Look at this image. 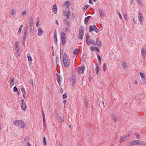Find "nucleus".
Returning <instances> with one entry per match:
<instances>
[{
    "mask_svg": "<svg viewBox=\"0 0 146 146\" xmlns=\"http://www.w3.org/2000/svg\"><path fill=\"white\" fill-rule=\"evenodd\" d=\"M77 51H78L77 49H76L74 50L73 52V54H78Z\"/></svg>",
    "mask_w": 146,
    "mask_h": 146,
    "instance_id": "79ce46f5",
    "label": "nucleus"
},
{
    "mask_svg": "<svg viewBox=\"0 0 146 146\" xmlns=\"http://www.w3.org/2000/svg\"><path fill=\"white\" fill-rule=\"evenodd\" d=\"M123 15L124 19L126 20H128V17L127 15L126 14L123 13Z\"/></svg>",
    "mask_w": 146,
    "mask_h": 146,
    "instance_id": "37998d69",
    "label": "nucleus"
},
{
    "mask_svg": "<svg viewBox=\"0 0 146 146\" xmlns=\"http://www.w3.org/2000/svg\"><path fill=\"white\" fill-rule=\"evenodd\" d=\"M99 12L100 14V16L102 18L104 15L103 11L102 9H100L99 10Z\"/></svg>",
    "mask_w": 146,
    "mask_h": 146,
    "instance_id": "6ab92c4d",
    "label": "nucleus"
},
{
    "mask_svg": "<svg viewBox=\"0 0 146 146\" xmlns=\"http://www.w3.org/2000/svg\"><path fill=\"white\" fill-rule=\"evenodd\" d=\"M76 75L75 74H73L72 77V83L73 87H74L75 86V84L76 82Z\"/></svg>",
    "mask_w": 146,
    "mask_h": 146,
    "instance_id": "9d476101",
    "label": "nucleus"
},
{
    "mask_svg": "<svg viewBox=\"0 0 146 146\" xmlns=\"http://www.w3.org/2000/svg\"><path fill=\"white\" fill-rule=\"evenodd\" d=\"M96 43L97 45L99 46H100L101 45V42L100 41H99L98 40H96Z\"/></svg>",
    "mask_w": 146,
    "mask_h": 146,
    "instance_id": "c9c22d12",
    "label": "nucleus"
},
{
    "mask_svg": "<svg viewBox=\"0 0 146 146\" xmlns=\"http://www.w3.org/2000/svg\"><path fill=\"white\" fill-rule=\"evenodd\" d=\"M106 66H107V65L106 64L104 63L103 64V66H102V68H103V70L104 71H105L106 70V68H107Z\"/></svg>",
    "mask_w": 146,
    "mask_h": 146,
    "instance_id": "72a5a7b5",
    "label": "nucleus"
},
{
    "mask_svg": "<svg viewBox=\"0 0 146 146\" xmlns=\"http://www.w3.org/2000/svg\"><path fill=\"white\" fill-rule=\"evenodd\" d=\"M13 90L14 92H17L18 89L16 86H14L13 88Z\"/></svg>",
    "mask_w": 146,
    "mask_h": 146,
    "instance_id": "a18cd8bd",
    "label": "nucleus"
},
{
    "mask_svg": "<svg viewBox=\"0 0 146 146\" xmlns=\"http://www.w3.org/2000/svg\"><path fill=\"white\" fill-rule=\"evenodd\" d=\"M95 70L96 72V73L97 75L98 74L99 72L100 71V69L99 66L98 65L96 67Z\"/></svg>",
    "mask_w": 146,
    "mask_h": 146,
    "instance_id": "5701e85b",
    "label": "nucleus"
},
{
    "mask_svg": "<svg viewBox=\"0 0 146 146\" xmlns=\"http://www.w3.org/2000/svg\"><path fill=\"white\" fill-rule=\"evenodd\" d=\"M15 50H17L16 53H17V55L18 56H19L20 55V53H19V52L20 50V49L17 48V49H15Z\"/></svg>",
    "mask_w": 146,
    "mask_h": 146,
    "instance_id": "ea45409f",
    "label": "nucleus"
},
{
    "mask_svg": "<svg viewBox=\"0 0 146 146\" xmlns=\"http://www.w3.org/2000/svg\"><path fill=\"white\" fill-rule=\"evenodd\" d=\"M21 91L23 93H26L25 89L24 88H22Z\"/></svg>",
    "mask_w": 146,
    "mask_h": 146,
    "instance_id": "5fc2aeb1",
    "label": "nucleus"
},
{
    "mask_svg": "<svg viewBox=\"0 0 146 146\" xmlns=\"http://www.w3.org/2000/svg\"><path fill=\"white\" fill-rule=\"evenodd\" d=\"M39 26L38 22V21H37L36 23V27H38Z\"/></svg>",
    "mask_w": 146,
    "mask_h": 146,
    "instance_id": "e2e57ef3",
    "label": "nucleus"
},
{
    "mask_svg": "<svg viewBox=\"0 0 146 146\" xmlns=\"http://www.w3.org/2000/svg\"><path fill=\"white\" fill-rule=\"evenodd\" d=\"M137 3L140 6H142L143 5L142 3L140 0H136Z\"/></svg>",
    "mask_w": 146,
    "mask_h": 146,
    "instance_id": "2f4dec72",
    "label": "nucleus"
},
{
    "mask_svg": "<svg viewBox=\"0 0 146 146\" xmlns=\"http://www.w3.org/2000/svg\"><path fill=\"white\" fill-rule=\"evenodd\" d=\"M16 13V10L15 9H13L11 12V15H14Z\"/></svg>",
    "mask_w": 146,
    "mask_h": 146,
    "instance_id": "bb28decb",
    "label": "nucleus"
},
{
    "mask_svg": "<svg viewBox=\"0 0 146 146\" xmlns=\"http://www.w3.org/2000/svg\"><path fill=\"white\" fill-rule=\"evenodd\" d=\"M15 82L14 78L13 77H12L10 80V85L12 86L14 84Z\"/></svg>",
    "mask_w": 146,
    "mask_h": 146,
    "instance_id": "b1692460",
    "label": "nucleus"
},
{
    "mask_svg": "<svg viewBox=\"0 0 146 146\" xmlns=\"http://www.w3.org/2000/svg\"><path fill=\"white\" fill-rule=\"evenodd\" d=\"M136 145H142L143 146H146V143L143 141L138 140H136Z\"/></svg>",
    "mask_w": 146,
    "mask_h": 146,
    "instance_id": "6e6552de",
    "label": "nucleus"
},
{
    "mask_svg": "<svg viewBox=\"0 0 146 146\" xmlns=\"http://www.w3.org/2000/svg\"><path fill=\"white\" fill-rule=\"evenodd\" d=\"M66 30L67 32H69L70 31V29L68 28H66Z\"/></svg>",
    "mask_w": 146,
    "mask_h": 146,
    "instance_id": "0e129e2a",
    "label": "nucleus"
},
{
    "mask_svg": "<svg viewBox=\"0 0 146 146\" xmlns=\"http://www.w3.org/2000/svg\"><path fill=\"white\" fill-rule=\"evenodd\" d=\"M89 7V5H85L83 7V9L84 10L86 9Z\"/></svg>",
    "mask_w": 146,
    "mask_h": 146,
    "instance_id": "de8ad7c7",
    "label": "nucleus"
},
{
    "mask_svg": "<svg viewBox=\"0 0 146 146\" xmlns=\"http://www.w3.org/2000/svg\"><path fill=\"white\" fill-rule=\"evenodd\" d=\"M27 28L25 29L24 32V34L23 36V45L24 47H25V41L27 37Z\"/></svg>",
    "mask_w": 146,
    "mask_h": 146,
    "instance_id": "39448f33",
    "label": "nucleus"
},
{
    "mask_svg": "<svg viewBox=\"0 0 146 146\" xmlns=\"http://www.w3.org/2000/svg\"><path fill=\"white\" fill-rule=\"evenodd\" d=\"M27 146H31V144L29 143L28 141H27Z\"/></svg>",
    "mask_w": 146,
    "mask_h": 146,
    "instance_id": "864d4df0",
    "label": "nucleus"
},
{
    "mask_svg": "<svg viewBox=\"0 0 146 146\" xmlns=\"http://www.w3.org/2000/svg\"><path fill=\"white\" fill-rule=\"evenodd\" d=\"M21 30H22L21 29L19 28V30H18V33L19 34H20L21 33Z\"/></svg>",
    "mask_w": 146,
    "mask_h": 146,
    "instance_id": "6e6d98bb",
    "label": "nucleus"
},
{
    "mask_svg": "<svg viewBox=\"0 0 146 146\" xmlns=\"http://www.w3.org/2000/svg\"><path fill=\"white\" fill-rule=\"evenodd\" d=\"M54 42L56 44L57 41V33L56 31L54 32Z\"/></svg>",
    "mask_w": 146,
    "mask_h": 146,
    "instance_id": "dca6fc26",
    "label": "nucleus"
},
{
    "mask_svg": "<svg viewBox=\"0 0 146 146\" xmlns=\"http://www.w3.org/2000/svg\"><path fill=\"white\" fill-rule=\"evenodd\" d=\"M44 33L42 29L39 27L38 28V36H40L42 35Z\"/></svg>",
    "mask_w": 146,
    "mask_h": 146,
    "instance_id": "f8f14e48",
    "label": "nucleus"
},
{
    "mask_svg": "<svg viewBox=\"0 0 146 146\" xmlns=\"http://www.w3.org/2000/svg\"><path fill=\"white\" fill-rule=\"evenodd\" d=\"M70 13H71V12H70V11H68V12L66 14V17L67 19H69V17L70 15Z\"/></svg>",
    "mask_w": 146,
    "mask_h": 146,
    "instance_id": "f704fd0d",
    "label": "nucleus"
},
{
    "mask_svg": "<svg viewBox=\"0 0 146 146\" xmlns=\"http://www.w3.org/2000/svg\"><path fill=\"white\" fill-rule=\"evenodd\" d=\"M122 66L123 68H127V64L124 61L122 62Z\"/></svg>",
    "mask_w": 146,
    "mask_h": 146,
    "instance_id": "c85d7f7f",
    "label": "nucleus"
},
{
    "mask_svg": "<svg viewBox=\"0 0 146 146\" xmlns=\"http://www.w3.org/2000/svg\"><path fill=\"white\" fill-rule=\"evenodd\" d=\"M111 118L115 122H116L117 121L118 118L116 117L114 115H112Z\"/></svg>",
    "mask_w": 146,
    "mask_h": 146,
    "instance_id": "412c9836",
    "label": "nucleus"
},
{
    "mask_svg": "<svg viewBox=\"0 0 146 146\" xmlns=\"http://www.w3.org/2000/svg\"><path fill=\"white\" fill-rule=\"evenodd\" d=\"M88 43H89L87 44L88 45H89L90 44H96V42L94 40H90V41H88Z\"/></svg>",
    "mask_w": 146,
    "mask_h": 146,
    "instance_id": "393cba45",
    "label": "nucleus"
},
{
    "mask_svg": "<svg viewBox=\"0 0 146 146\" xmlns=\"http://www.w3.org/2000/svg\"><path fill=\"white\" fill-rule=\"evenodd\" d=\"M131 134V132H130L127 135L121 136L120 138L119 142L121 143L125 142L126 140H127L129 139V138Z\"/></svg>",
    "mask_w": 146,
    "mask_h": 146,
    "instance_id": "20e7f679",
    "label": "nucleus"
},
{
    "mask_svg": "<svg viewBox=\"0 0 146 146\" xmlns=\"http://www.w3.org/2000/svg\"><path fill=\"white\" fill-rule=\"evenodd\" d=\"M33 29V27H30V33L31 35H33L34 34Z\"/></svg>",
    "mask_w": 146,
    "mask_h": 146,
    "instance_id": "7c9ffc66",
    "label": "nucleus"
},
{
    "mask_svg": "<svg viewBox=\"0 0 146 146\" xmlns=\"http://www.w3.org/2000/svg\"><path fill=\"white\" fill-rule=\"evenodd\" d=\"M29 139V136H27L26 137L24 138V141H27Z\"/></svg>",
    "mask_w": 146,
    "mask_h": 146,
    "instance_id": "49530a36",
    "label": "nucleus"
},
{
    "mask_svg": "<svg viewBox=\"0 0 146 146\" xmlns=\"http://www.w3.org/2000/svg\"><path fill=\"white\" fill-rule=\"evenodd\" d=\"M61 36L62 44L63 45H64L66 42V38L65 34L63 32H62L61 33Z\"/></svg>",
    "mask_w": 146,
    "mask_h": 146,
    "instance_id": "423d86ee",
    "label": "nucleus"
},
{
    "mask_svg": "<svg viewBox=\"0 0 146 146\" xmlns=\"http://www.w3.org/2000/svg\"><path fill=\"white\" fill-rule=\"evenodd\" d=\"M134 83L135 84H138L136 80H135L134 81Z\"/></svg>",
    "mask_w": 146,
    "mask_h": 146,
    "instance_id": "774afa93",
    "label": "nucleus"
},
{
    "mask_svg": "<svg viewBox=\"0 0 146 146\" xmlns=\"http://www.w3.org/2000/svg\"><path fill=\"white\" fill-rule=\"evenodd\" d=\"M97 58L98 60H101L100 56L99 54H98L97 56Z\"/></svg>",
    "mask_w": 146,
    "mask_h": 146,
    "instance_id": "052dcab7",
    "label": "nucleus"
},
{
    "mask_svg": "<svg viewBox=\"0 0 146 146\" xmlns=\"http://www.w3.org/2000/svg\"><path fill=\"white\" fill-rule=\"evenodd\" d=\"M21 106L22 110H25L26 107L25 101L23 100L22 99L21 100Z\"/></svg>",
    "mask_w": 146,
    "mask_h": 146,
    "instance_id": "9b49d317",
    "label": "nucleus"
},
{
    "mask_svg": "<svg viewBox=\"0 0 146 146\" xmlns=\"http://www.w3.org/2000/svg\"><path fill=\"white\" fill-rule=\"evenodd\" d=\"M67 96V94L66 93H64L63 95V99H66Z\"/></svg>",
    "mask_w": 146,
    "mask_h": 146,
    "instance_id": "c03bdc74",
    "label": "nucleus"
},
{
    "mask_svg": "<svg viewBox=\"0 0 146 146\" xmlns=\"http://www.w3.org/2000/svg\"><path fill=\"white\" fill-rule=\"evenodd\" d=\"M95 47L92 46L90 48V49L91 51H94L95 49Z\"/></svg>",
    "mask_w": 146,
    "mask_h": 146,
    "instance_id": "3c124183",
    "label": "nucleus"
},
{
    "mask_svg": "<svg viewBox=\"0 0 146 146\" xmlns=\"http://www.w3.org/2000/svg\"><path fill=\"white\" fill-rule=\"evenodd\" d=\"M117 14H118L120 19H121L122 18V17L120 12H118Z\"/></svg>",
    "mask_w": 146,
    "mask_h": 146,
    "instance_id": "09e8293b",
    "label": "nucleus"
},
{
    "mask_svg": "<svg viewBox=\"0 0 146 146\" xmlns=\"http://www.w3.org/2000/svg\"><path fill=\"white\" fill-rule=\"evenodd\" d=\"M141 52L142 56L145 57V55H146V48L145 50L144 48H142L141 50Z\"/></svg>",
    "mask_w": 146,
    "mask_h": 146,
    "instance_id": "aec40b11",
    "label": "nucleus"
},
{
    "mask_svg": "<svg viewBox=\"0 0 146 146\" xmlns=\"http://www.w3.org/2000/svg\"><path fill=\"white\" fill-rule=\"evenodd\" d=\"M140 74L141 78L142 81L144 83H145L146 82V80L145 78V76L141 72L140 73Z\"/></svg>",
    "mask_w": 146,
    "mask_h": 146,
    "instance_id": "ddd939ff",
    "label": "nucleus"
},
{
    "mask_svg": "<svg viewBox=\"0 0 146 146\" xmlns=\"http://www.w3.org/2000/svg\"><path fill=\"white\" fill-rule=\"evenodd\" d=\"M133 22H134V23H135V24H136V23L137 22H136V21H135V19H134V18H133Z\"/></svg>",
    "mask_w": 146,
    "mask_h": 146,
    "instance_id": "338daca9",
    "label": "nucleus"
},
{
    "mask_svg": "<svg viewBox=\"0 0 146 146\" xmlns=\"http://www.w3.org/2000/svg\"><path fill=\"white\" fill-rule=\"evenodd\" d=\"M90 38V35L88 34L87 35L86 37V40L87 44L89 43H88V40H89V38Z\"/></svg>",
    "mask_w": 146,
    "mask_h": 146,
    "instance_id": "4c0bfd02",
    "label": "nucleus"
},
{
    "mask_svg": "<svg viewBox=\"0 0 146 146\" xmlns=\"http://www.w3.org/2000/svg\"><path fill=\"white\" fill-rule=\"evenodd\" d=\"M43 144L44 145H46V139L45 137H43Z\"/></svg>",
    "mask_w": 146,
    "mask_h": 146,
    "instance_id": "58836bf2",
    "label": "nucleus"
},
{
    "mask_svg": "<svg viewBox=\"0 0 146 146\" xmlns=\"http://www.w3.org/2000/svg\"><path fill=\"white\" fill-rule=\"evenodd\" d=\"M94 29L93 26H92V25H90L89 27V30L90 32H92L94 31Z\"/></svg>",
    "mask_w": 146,
    "mask_h": 146,
    "instance_id": "c756f323",
    "label": "nucleus"
},
{
    "mask_svg": "<svg viewBox=\"0 0 146 146\" xmlns=\"http://www.w3.org/2000/svg\"><path fill=\"white\" fill-rule=\"evenodd\" d=\"M69 3V2L68 1H66V2H65L64 3V6H66Z\"/></svg>",
    "mask_w": 146,
    "mask_h": 146,
    "instance_id": "8fccbe9b",
    "label": "nucleus"
},
{
    "mask_svg": "<svg viewBox=\"0 0 146 146\" xmlns=\"http://www.w3.org/2000/svg\"><path fill=\"white\" fill-rule=\"evenodd\" d=\"M84 29L82 26H80L79 31L78 38L80 40L83 39L84 35Z\"/></svg>",
    "mask_w": 146,
    "mask_h": 146,
    "instance_id": "7ed1b4c3",
    "label": "nucleus"
},
{
    "mask_svg": "<svg viewBox=\"0 0 146 146\" xmlns=\"http://www.w3.org/2000/svg\"><path fill=\"white\" fill-rule=\"evenodd\" d=\"M93 27L94 29V31L96 33H98L99 31V30L96 28L95 25H94Z\"/></svg>",
    "mask_w": 146,
    "mask_h": 146,
    "instance_id": "473e14b6",
    "label": "nucleus"
},
{
    "mask_svg": "<svg viewBox=\"0 0 146 146\" xmlns=\"http://www.w3.org/2000/svg\"><path fill=\"white\" fill-rule=\"evenodd\" d=\"M28 60L29 61H30L32 60V58L31 55L29 54L27 55Z\"/></svg>",
    "mask_w": 146,
    "mask_h": 146,
    "instance_id": "e433bc0d",
    "label": "nucleus"
},
{
    "mask_svg": "<svg viewBox=\"0 0 146 146\" xmlns=\"http://www.w3.org/2000/svg\"><path fill=\"white\" fill-rule=\"evenodd\" d=\"M56 75H57V79L58 83L59 84H60V82H61L60 77L59 75L58 74H56Z\"/></svg>",
    "mask_w": 146,
    "mask_h": 146,
    "instance_id": "cd10ccee",
    "label": "nucleus"
},
{
    "mask_svg": "<svg viewBox=\"0 0 146 146\" xmlns=\"http://www.w3.org/2000/svg\"><path fill=\"white\" fill-rule=\"evenodd\" d=\"M58 8L56 4H55L53 5L52 10L54 13H56L57 11Z\"/></svg>",
    "mask_w": 146,
    "mask_h": 146,
    "instance_id": "4468645a",
    "label": "nucleus"
},
{
    "mask_svg": "<svg viewBox=\"0 0 146 146\" xmlns=\"http://www.w3.org/2000/svg\"><path fill=\"white\" fill-rule=\"evenodd\" d=\"M135 135L137 139L139 138L140 137V135L139 134H137V133Z\"/></svg>",
    "mask_w": 146,
    "mask_h": 146,
    "instance_id": "13d9d810",
    "label": "nucleus"
},
{
    "mask_svg": "<svg viewBox=\"0 0 146 146\" xmlns=\"http://www.w3.org/2000/svg\"><path fill=\"white\" fill-rule=\"evenodd\" d=\"M19 42L18 41H16L15 43V49L18 48H20L19 47Z\"/></svg>",
    "mask_w": 146,
    "mask_h": 146,
    "instance_id": "a878e982",
    "label": "nucleus"
},
{
    "mask_svg": "<svg viewBox=\"0 0 146 146\" xmlns=\"http://www.w3.org/2000/svg\"><path fill=\"white\" fill-rule=\"evenodd\" d=\"M90 16H88L86 17L84 19V23L86 25H87L89 19L90 18Z\"/></svg>",
    "mask_w": 146,
    "mask_h": 146,
    "instance_id": "f3484780",
    "label": "nucleus"
},
{
    "mask_svg": "<svg viewBox=\"0 0 146 146\" xmlns=\"http://www.w3.org/2000/svg\"><path fill=\"white\" fill-rule=\"evenodd\" d=\"M42 116L43 117V124H44V128H45V117L44 116V112L43 111H42Z\"/></svg>",
    "mask_w": 146,
    "mask_h": 146,
    "instance_id": "4be33fe9",
    "label": "nucleus"
},
{
    "mask_svg": "<svg viewBox=\"0 0 146 146\" xmlns=\"http://www.w3.org/2000/svg\"><path fill=\"white\" fill-rule=\"evenodd\" d=\"M14 124L21 128H24L25 125V123L22 120H16L13 122Z\"/></svg>",
    "mask_w": 146,
    "mask_h": 146,
    "instance_id": "f03ea898",
    "label": "nucleus"
},
{
    "mask_svg": "<svg viewBox=\"0 0 146 146\" xmlns=\"http://www.w3.org/2000/svg\"><path fill=\"white\" fill-rule=\"evenodd\" d=\"M134 145H136V140L131 141L129 143V146H133Z\"/></svg>",
    "mask_w": 146,
    "mask_h": 146,
    "instance_id": "2eb2a0df",
    "label": "nucleus"
},
{
    "mask_svg": "<svg viewBox=\"0 0 146 146\" xmlns=\"http://www.w3.org/2000/svg\"><path fill=\"white\" fill-rule=\"evenodd\" d=\"M95 49L98 51V52H99V49L97 47H95Z\"/></svg>",
    "mask_w": 146,
    "mask_h": 146,
    "instance_id": "69168bd1",
    "label": "nucleus"
},
{
    "mask_svg": "<svg viewBox=\"0 0 146 146\" xmlns=\"http://www.w3.org/2000/svg\"><path fill=\"white\" fill-rule=\"evenodd\" d=\"M138 19L140 23L142 24L143 17L142 15L141 12L139 11H138Z\"/></svg>",
    "mask_w": 146,
    "mask_h": 146,
    "instance_id": "0eeeda50",
    "label": "nucleus"
},
{
    "mask_svg": "<svg viewBox=\"0 0 146 146\" xmlns=\"http://www.w3.org/2000/svg\"><path fill=\"white\" fill-rule=\"evenodd\" d=\"M60 119L62 121H64V118L60 116Z\"/></svg>",
    "mask_w": 146,
    "mask_h": 146,
    "instance_id": "bf43d9fd",
    "label": "nucleus"
},
{
    "mask_svg": "<svg viewBox=\"0 0 146 146\" xmlns=\"http://www.w3.org/2000/svg\"><path fill=\"white\" fill-rule=\"evenodd\" d=\"M26 14V11L25 10H24L23 11L22 13V15H25Z\"/></svg>",
    "mask_w": 146,
    "mask_h": 146,
    "instance_id": "603ef678",
    "label": "nucleus"
},
{
    "mask_svg": "<svg viewBox=\"0 0 146 146\" xmlns=\"http://www.w3.org/2000/svg\"><path fill=\"white\" fill-rule=\"evenodd\" d=\"M63 64L66 68L68 67L70 64V60L67 54L64 53L63 56Z\"/></svg>",
    "mask_w": 146,
    "mask_h": 146,
    "instance_id": "f257e3e1",
    "label": "nucleus"
},
{
    "mask_svg": "<svg viewBox=\"0 0 146 146\" xmlns=\"http://www.w3.org/2000/svg\"><path fill=\"white\" fill-rule=\"evenodd\" d=\"M29 83L31 84L33 86V80H31L29 81Z\"/></svg>",
    "mask_w": 146,
    "mask_h": 146,
    "instance_id": "4d7b16f0",
    "label": "nucleus"
},
{
    "mask_svg": "<svg viewBox=\"0 0 146 146\" xmlns=\"http://www.w3.org/2000/svg\"><path fill=\"white\" fill-rule=\"evenodd\" d=\"M33 19L32 17L30 18L29 20V25L30 27L31 28L33 27Z\"/></svg>",
    "mask_w": 146,
    "mask_h": 146,
    "instance_id": "a211bd4d",
    "label": "nucleus"
},
{
    "mask_svg": "<svg viewBox=\"0 0 146 146\" xmlns=\"http://www.w3.org/2000/svg\"><path fill=\"white\" fill-rule=\"evenodd\" d=\"M85 67L84 66L79 67L78 68V72L79 74H83L84 72Z\"/></svg>",
    "mask_w": 146,
    "mask_h": 146,
    "instance_id": "1a4fd4ad",
    "label": "nucleus"
},
{
    "mask_svg": "<svg viewBox=\"0 0 146 146\" xmlns=\"http://www.w3.org/2000/svg\"><path fill=\"white\" fill-rule=\"evenodd\" d=\"M64 22L66 23L67 25L68 26L70 25V23L67 19H64Z\"/></svg>",
    "mask_w": 146,
    "mask_h": 146,
    "instance_id": "a19ab883",
    "label": "nucleus"
},
{
    "mask_svg": "<svg viewBox=\"0 0 146 146\" xmlns=\"http://www.w3.org/2000/svg\"><path fill=\"white\" fill-rule=\"evenodd\" d=\"M89 3L90 4H93L92 1V0H89Z\"/></svg>",
    "mask_w": 146,
    "mask_h": 146,
    "instance_id": "680f3d73",
    "label": "nucleus"
}]
</instances>
